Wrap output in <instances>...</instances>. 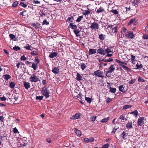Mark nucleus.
Masks as SVG:
<instances>
[{"label": "nucleus", "instance_id": "obj_1", "mask_svg": "<svg viewBox=\"0 0 148 148\" xmlns=\"http://www.w3.org/2000/svg\"><path fill=\"white\" fill-rule=\"evenodd\" d=\"M114 65H112L108 68V70L106 73V76L107 77H110L111 76V73H112L115 70Z\"/></svg>", "mask_w": 148, "mask_h": 148}, {"label": "nucleus", "instance_id": "obj_2", "mask_svg": "<svg viewBox=\"0 0 148 148\" xmlns=\"http://www.w3.org/2000/svg\"><path fill=\"white\" fill-rule=\"evenodd\" d=\"M94 74L97 76L102 78L104 77V75H103V73L102 71L99 70L95 71L94 73Z\"/></svg>", "mask_w": 148, "mask_h": 148}, {"label": "nucleus", "instance_id": "obj_3", "mask_svg": "<svg viewBox=\"0 0 148 148\" xmlns=\"http://www.w3.org/2000/svg\"><path fill=\"white\" fill-rule=\"evenodd\" d=\"M30 81L32 82H36L39 81V79L35 75L33 74L29 78Z\"/></svg>", "mask_w": 148, "mask_h": 148}, {"label": "nucleus", "instance_id": "obj_4", "mask_svg": "<svg viewBox=\"0 0 148 148\" xmlns=\"http://www.w3.org/2000/svg\"><path fill=\"white\" fill-rule=\"evenodd\" d=\"M90 27L92 29H98L99 28V25L97 23L94 22L92 23Z\"/></svg>", "mask_w": 148, "mask_h": 148}, {"label": "nucleus", "instance_id": "obj_5", "mask_svg": "<svg viewBox=\"0 0 148 148\" xmlns=\"http://www.w3.org/2000/svg\"><path fill=\"white\" fill-rule=\"evenodd\" d=\"M42 93L43 95L46 98H48L49 97V92L47 91V88H45V89L42 90Z\"/></svg>", "mask_w": 148, "mask_h": 148}, {"label": "nucleus", "instance_id": "obj_6", "mask_svg": "<svg viewBox=\"0 0 148 148\" xmlns=\"http://www.w3.org/2000/svg\"><path fill=\"white\" fill-rule=\"evenodd\" d=\"M81 114L79 113H76L74 115L70 117V119H76L79 118L80 117Z\"/></svg>", "mask_w": 148, "mask_h": 148}, {"label": "nucleus", "instance_id": "obj_7", "mask_svg": "<svg viewBox=\"0 0 148 148\" xmlns=\"http://www.w3.org/2000/svg\"><path fill=\"white\" fill-rule=\"evenodd\" d=\"M125 36L130 38H134L133 33L132 32L129 31L127 34L126 33Z\"/></svg>", "mask_w": 148, "mask_h": 148}, {"label": "nucleus", "instance_id": "obj_8", "mask_svg": "<svg viewBox=\"0 0 148 148\" xmlns=\"http://www.w3.org/2000/svg\"><path fill=\"white\" fill-rule=\"evenodd\" d=\"M144 117H141L138 119L137 125L138 126H141L143 124V122Z\"/></svg>", "mask_w": 148, "mask_h": 148}, {"label": "nucleus", "instance_id": "obj_9", "mask_svg": "<svg viewBox=\"0 0 148 148\" xmlns=\"http://www.w3.org/2000/svg\"><path fill=\"white\" fill-rule=\"evenodd\" d=\"M112 47H110L107 48L106 49H105V54L106 53H113V51L112 50Z\"/></svg>", "mask_w": 148, "mask_h": 148}, {"label": "nucleus", "instance_id": "obj_10", "mask_svg": "<svg viewBox=\"0 0 148 148\" xmlns=\"http://www.w3.org/2000/svg\"><path fill=\"white\" fill-rule=\"evenodd\" d=\"M97 52L99 54L103 55H105V50L103 49L102 48H100L97 50Z\"/></svg>", "mask_w": 148, "mask_h": 148}, {"label": "nucleus", "instance_id": "obj_11", "mask_svg": "<svg viewBox=\"0 0 148 148\" xmlns=\"http://www.w3.org/2000/svg\"><path fill=\"white\" fill-rule=\"evenodd\" d=\"M97 50L96 49H89L88 54L89 55H92L96 53Z\"/></svg>", "mask_w": 148, "mask_h": 148}, {"label": "nucleus", "instance_id": "obj_12", "mask_svg": "<svg viewBox=\"0 0 148 148\" xmlns=\"http://www.w3.org/2000/svg\"><path fill=\"white\" fill-rule=\"evenodd\" d=\"M24 86L25 89H28L30 87L29 83L27 82H25L24 83Z\"/></svg>", "mask_w": 148, "mask_h": 148}, {"label": "nucleus", "instance_id": "obj_13", "mask_svg": "<svg viewBox=\"0 0 148 148\" xmlns=\"http://www.w3.org/2000/svg\"><path fill=\"white\" fill-rule=\"evenodd\" d=\"M126 127L128 129H130L132 127V122L131 121H129L126 125Z\"/></svg>", "mask_w": 148, "mask_h": 148}, {"label": "nucleus", "instance_id": "obj_14", "mask_svg": "<svg viewBox=\"0 0 148 148\" xmlns=\"http://www.w3.org/2000/svg\"><path fill=\"white\" fill-rule=\"evenodd\" d=\"M74 131L77 136H81V132L80 130H77L76 128H75Z\"/></svg>", "mask_w": 148, "mask_h": 148}, {"label": "nucleus", "instance_id": "obj_15", "mask_svg": "<svg viewBox=\"0 0 148 148\" xmlns=\"http://www.w3.org/2000/svg\"><path fill=\"white\" fill-rule=\"evenodd\" d=\"M58 53L57 52H54L51 53L49 55V57L51 58H53L57 56Z\"/></svg>", "mask_w": 148, "mask_h": 148}, {"label": "nucleus", "instance_id": "obj_16", "mask_svg": "<svg viewBox=\"0 0 148 148\" xmlns=\"http://www.w3.org/2000/svg\"><path fill=\"white\" fill-rule=\"evenodd\" d=\"M127 136V134L124 131H123L122 134L120 135V136L121 138L123 139H126L125 137Z\"/></svg>", "mask_w": 148, "mask_h": 148}, {"label": "nucleus", "instance_id": "obj_17", "mask_svg": "<svg viewBox=\"0 0 148 148\" xmlns=\"http://www.w3.org/2000/svg\"><path fill=\"white\" fill-rule=\"evenodd\" d=\"M120 65L121 66L123 69L126 70L127 71L130 72L131 69L127 67L125 65H124L121 64H120Z\"/></svg>", "mask_w": 148, "mask_h": 148}, {"label": "nucleus", "instance_id": "obj_18", "mask_svg": "<svg viewBox=\"0 0 148 148\" xmlns=\"http://www.w3.org/2000/svg\"><path fill=\"white\" fill-rule=\"evenodd\" d=\"M82 78V76L79 73H77L76 79L78 81H80Z\"/></svg>", "mask_w": 148, "mask_h": 148}, {"label": "nucleus", "instance_id": "obj_19", "mask_svg": "<svg viewBox=\"0 0 148 148\" xmlns=\"http://www.w3.org/2000/svg\"><path fill=\"white\" fill-rule=\"evenodd\" d=\"M52 72L55 74H58L59 72V69L58 68L55 67L52 70Z\"/></svg>", "mask_w": 148, "mask_h": 148}, {"label": "nucleus", "instance_id": "obj_20", "mask_svg": "<svg viewBox=\"0 0 148 148\" xmlns=\"http://www.w3.org/2000/svg\"><path fill=\"white\" fill-rule=\"evenodd\" d=\"M11 77V76L9 75L8 74L5 75L3 76V77L5 80H8Z\"/></svg>", "mask_w": 148, "mask_h": 148}, {"label": "nucleus", "instance_id": "obj_21", "mask_svg": "<svg viewBox=\"0 0 148 148\" xmlns=\"http://www.w3.org/2000/svg\"><path fill=\"white\" fill-rule=\"evenodd\" d=\"M110 92L112 93H115L116 91V89L115 88H112L110 86Z\"/></svg>", "mask_w": 148, "mask_h": 148}, {"label": "nucleus", "instance_id": "obj_22", "mask_svg": "<svg viewBox=\"0 0 148 148\" xmlns=\"http://www.w3.org/2000/svg\"><path fill=\"white\" fill-rule=\"evenodd\" d=\"M69 26L71 28L73 29H76L77 28V26L75 25H73L72 23H70Z\"/></svg>", "mask_w": 148, "mask_h": 148}, {"label": "nucleus", "instance_id": "obj_23", "mask_svg": "<svg viewBox=\"0 0 148 148\" xmlns=\"http://www.w3.org/2000/svg\"><path fill=\"white\" fill-rule=\"evenodd\" d=\"M119 90L123 92H124L125 91V90L124 89V88L123 87V86L122 85L120 86L119 87Z\"/></svg>", "mask_w": 148, "mask_h": 148}, {"label": "nucleus", "instance_id": "obj_24", "mask_svg": "<svg viewBox=\"0 0 148 148\" xmlns=\"http://www.w3.org/2000/svg\"><path fill=\"white\" fill-rule=\"evenodd\" d=\"M32 67L35 70H36L38 67V64L33 63Z\"/></svg>", "mask_w": 148, "mask_h": 148}, {"label": "nucleus", "instance_id": "obj_25", "mask_svg": "<svg viewBox=\"0 0 148 148\" xmlns=\"http://www.w3.org/2000/svg\"><path fill=\"white\" fill-rule=\"evenodd\" d=\"M16 84L14 82H11L10 83V86L11 88H13L15 87Z\"/></svg>", "mask_w": 148, "mask_h": 148}, {"label": "nucleus", "instance_id": "obj_26", "mask_svg": "<svg viewBox=\"0 0 148 148\" xmlns=\"http://www.w3.org/2000/svg\"><path fill=\"white\" fill-rule=\"evenodd\" d=\"M90 11L89 10H85L83 13V14L85 16L88 15L90 13Z\"/></svg>", "mask_w": 148, "mask_h": 148}, {"label": "nucleus", "instance_id": "obj_27", "mask_svg": "<svg viewBox=\"0 0 148 148\" xmlns=\"http://www.w3.org/2000/svg\"><path fill=\"white\" fill-rule=\"evenodd\" d=\"M135 18H133L131 19L129 22L128 23V25H130L132 23H133L135 21Z\"/></svg>", "mask_w": 148, "mask_h": 148}, {"label": "nucleus", "instance_id": "obj_28", "mask_svg": "<svg viewBox=\"0 0 148 148\" xmlns=\"http://www.w3.org/2000/svg\"><path fill=\"white\" fill-rule=\"evenodd\" d=\"M110 119L109 117H108L107 118H104L102 119L101 121L102 123H105L107 122Z\"/></svg>", "mask_w": 148, "mask_h": 148}, {"label": "nucleus", "instance_id": "obj_29", "mask_svg": "<svg viewBox=\"0 0 148 148\" xmlns=\"http://www.w3.org/2000/svg\"><path fill=\"white\" fill-rule=\"evenodd\" d=\"M83 18V16L82 15L80 16H79L77 19L76 20V21L77 22H80L82 19Z\"/></svg>", "mask_w": 148, "mask_h": 148}, {"label": "nucleus", "instance_id": "obj_30", "mask_svg": "<svg viewBox=\"0 0 148 148\" xmlns=\"http://www.w3.org/2000/svg\"><path fill=\"white\" fill-rule=\"evenodd\" d=\"M85 100L89 103H91L92 101V99L91 98L86 97H85Z\"/></svg>", "mask_w": 148, "mask_h": 148}, {"label": "nucleus", "instance_id": "obj_31", "mask_svg": "<svg viewBox=\"0 0 148 148\" xmlns=\"http://www.w3.org/2000/svg\"><path fill=\"white\" fill-rule=\"evenodd\" d=\"M132 107V105H128L124 106L123 109H126L130 108Z\"/></svg>", "mask_w": 148, "mask_h": 148}, {"label": "nucleus", "instance_id": "obj_32", "mask_svg": "<svg viewBox=\"0 0 148 148\" xmlns=\"http://www.w3.org/2000/svg\"><path fill=\"white\" fill-rule=\"evenodd\" d=\"M74 32L76 36H78V34L80 32L79 29H75L74 30Z\"/></svg>", "mask_w": 148, "mask_h": 148}, {"label": "nucleus", "instance_id": "obj_33", "mask_svg": "<svg viewBox=\"0 0 148 148\" xmlns=\"http://www.w3.org/2000/svg\"><path fill=\"white\" fill-rule=\"evenodd\" d=\"M136 66L137 67L136 69H139L141 68H142L143 67V66L141 64H140V65H138V64H137Z\"/></svg>", "mask_w": 148, "mask_h": 148}, {"label": "nucleus", "instance_id": "obj_34", "mask_svg": "<svg viewBox=\"0 0 148 148\" xmlns=\"http://www.w3.org/2000/svg\"><path fill=\"white\" fill-rule=\"evenodd\" d=\"M105 35H103V34H100L99 35V37L100 39L101 40H103L105 38Z\"/></svg>", "mask_w": 148, "mask_h": 148}, {"label": "nucleus", "instance_id": "obj_35", "mask_svg": "<svg viewBox=\"0 0 148 148\" xmlns=\"http://www.w3.org/2000/svg\"><path fill=\"white\" fill-rule=\"evenodd\" d=\"M125 115H121L120 116L119 119H121V120H126V118L124 116Z\"/></svg>", "mask_w": 148, "mask_h": 148}, {"label": "nucleus", "instance_id": "obj_36", "mask_svg": "<svg viewBox=\"0 0 148 148\" xmlns=\"http://www.w3.org/2000/svg\"><path fill=\"white\" fill-rule=\"evenodd\" d=\"M96 118V116H92L90 118V119L92 121H95Z\"/></svg>", "mask_w": 148, "mask_h": 148}, {"label": "nucleus", "instance_id": "obj_37", "mask_svg": "<svg viewBox=\"0 0 148 148\" xmlns=\"http://www.w3.org/2000/svg\"><path fill=\"white\" fill-rule=\"evenodd\" d=\"M13 50L16 51H17L20 49V48L18 46H15L13 48Z\"/></svg>", "mask_w": 148, "mask_h": 148}, {"label": "nucleus", "instance_id": "obj_38", "mask_svg": "<svg viewBox=\"0 0 148 148\" xmlns=\"http://www.w3.org/2000/svg\"><path fill=\"white\" fill-rule=\"evenodd\" d=\"M131 114H134V115L136 116H137L138 114V112L137 110L132 112Z\"/></svg>", "mask_w": 148, "mask_h": 148}, {"label": "nucleus", "instance_id": "obj_39", "mask_svg": "<svg viewBox=\"0 0 148 148\" xmlns=\"http://www.w3.org/2000/svg\"><path fill=\"white\" fill-rule=\"evenodd\" d=\"M138 3V2L137 0H134L133 2V4H134L136 7L137 6V4Z\"/></svg>", "mask_w": 148, "mask_h": 148}, {"label": "nucleus", "instance_id": "obj_40", "mask_svg": "<svg viewBox=\"0 0 148 148\" xmlns=\"http://www.w3.org/2000/svg\"><path fill=\"white\" fill-rule=\"evenodd\" d=\"M81 69L82 70H84L86 67V66L84 63H82L81 65Z\"/></svg>", "mask_w": 148, "mask_h": 148}, {"label": "nucleus", "instance_id": "obj_41", "mask_svg": "<svg viewBox=\"0 0 148 148\" xmlns=\"http://www.w3.org/2000/svg\"><path fill=\"white\" fill-rule=\"evenodd\" d=\"M43 97V96H37L36 97V100H41L42 99Z\"/></svg>", "mask_w": 148, "mask_h": 148}, {"label": "nucleus", "instance_id": "obj_42", "mask_svg": "<svg viewBox=\"0 0 148 148\" xmlns=\"http://www.w3.org/2000/svg\"><path fill=\"white\" fill-rule=\"evenodd\" d=\"M111 12L114 13L115 14H118V12L117 11V10H111Z\"/></svg>", "mask_w": 148, "mask_h": 148}, {"label": "nucleus", "instance_id": "obj_43", "mask_svg": "<svg viewBox=\"0 0 148 148\" xmlns=\"http://www.w3.org/2000/svg\"><path fill=\"white\" fill-rule=\"evenodd\" d=\"M138 79L139 81L140 82H144L145 81V80L143 79L140 77H138Z\"/></svg>", "mask_w": 148, "mask_h": 148}, {"label": "nucleus", "instance_id": "obj_44", "mask_svg": "<svg viewBox=\"0 0 148 148\" xmlns=\"http://www.w3.org/2000/svg\"><path fill=\"white\" fill-rule=\"evenodd\" d=\"M35 61L36 64H38L39 63V60L38 59L37 57L35 58Z\"/></svg>", "mask_w": 148, "mask_h": 148}, {"label": "nucleus", "instance_id": "obj_45", "mask_svg": "<svg viewBox=\"0 0 148 148\" xmlns=\"http://www.w3.org/2000/svg\"><path fill=\"white\" fill-rule=\"evenodd\" d=\"M18 3L17 1H15L13 3L12 5V6L14 7H15L17 6Z\"/></svg>", "mask_w": 148, "mask_h": 148}, {"label": "nucleus", "instance_id": "obj_46", "mask_svg": "<svg viewBox=\"0 0 148 148\" xmlns=\"http://www.w3.org/2000/svg\"><path fill=\"white\" fill-rule=\"evenodd\" d=\"M9 36L11 38V39L13 40L14 38H15V36L13 34H10L9 35Z\"/></svg>", "mask_w": 148, "mask_h": 148}, {"label": "nucleus", "instance_id": "obj_47", "mask_svg": "<svg viewBox=\"0 0 148 148\" xmlns=\"http://www.w3.org/2000/svg\"><path fill=\"white\" fill-rule=\"evenodd\" d=\"M113 59L112 58H110L108 59L105 60V62H110L113 61Z\"/></svg>", "mask_w": 148, "mask_h": 148}, {"label": "nucleus", "instance_id": "obj_48", "mask_svg": "<svg viewBox=\"0 0 148 148\" xmlns=\"http://www.w3.org/2000/svg\"><path fill=\"white\" fill-rule=\"evenodd\" d=\"M20 5L21 6L24 7V8L26 7L27 6V5L26 4H25L23 2H22L20 3Z\"/></svg>", "mask_w": 148, "mask_h": 148}, {"label": "nucleus", "instance_id": "obj_49", "mask_svg": "<svg viewBox=\"0 0 148 148\" xmlns=\"http://www.w3.org/2000/svg\"><path fill=\"white\" fill-rule=\"evenodd\" d=\"M112 99H110L109 97H108L107 98V99L106 100V102L107 103H108L110 102H111L112 101Z\"/></svg>", "mask_w": 148, "mask_h": 148}, {"label": "nucleus", "instance_id": "obj_50", "mask_svg": "<svg viewBox=\"0 0 148 148\" xmlns=\"http://www.w3.org/2000/svg\"><path fill=\"white\" fill-rule=\"evenodd\" d=\"M31 54L32 55H38V53L36 51H32L31 53Z\"/></svg>", "mask_w": 148, "mask_h": 148}, {"label": "nucleus", "instance_id": "obj_51", "mask_svg": "<svg viewBox=\"0 0 148 148\" xmlns=\"http://www.w3.org/2000/svg\"><path fill=\"white\" fill-rule=\"evenodd\" d=\"M13 132L14 133H18V130L16 129V127H15L14 128Z\"/></svg>", "mask_w": 148, "mask_h": 148}, {"label": "nucleus", "instance_id": "obj_52", "mask_svg": "<svg viewBox=\"0 0 148 148\" xmlns=\"http://www.w3.org/2000/svg\"><path fill=\"white\" fill-rule=\"evenodd\" d=\"M30 47H31L29 45H28V46L25 47V48L28 50H31Z\"/></svg>", "mask_w": 148, "mask_h": 148}, {"label": "nucleus", "instance_id": "obj_53", "mask_svg": "<svg viewBox=\"0 0 148 148\" xmlns=\"http://www.w3.org/2000/svg\"><path fill=\"white\" fill-rule=\"evenodd\" d=\"M109 145L108 144H106L102 146V148H108L109 147Z\"/></svg>", "mask_w": 148, "mask_h": 148}, {"label": "nucleus", "instance_id": "obj_54", "mask_svg": "<svg viewBox=\"0 0 148 148\" xmlns=\"http://www.w3.org/2000/svg\"><path fill=\"white\" fill-rule=\"evenodd\" d=\"M136 79H132L131 80L130 82L129 83L130 84H133L135 82Z\"/></svg>", "mask_w": 148, "mask_h": 148}, {"label": "nucleus", "instance_id": "obj_55", "mask_svg": "<svg viewBox=\"0 0 148 148\" xmlns=\"http://www.w3.org/2000/svg\"><path fill=\"white\" fill-rule=\"evenodd\" d=\"M49 24V23L46 20H45L43 22V25L44 24H46L47 25Z\"/></svg>", "mask_w": 148, "mask_h": 148}, {"label": "nucleus", "instance_id": "obj_56", "mask_svg": "<svg viewBox=\"0 0 148 148\" xmlns=\"http://www.w3.org/2000/svg\"><path fill=\"white\" fill-rule=\"evenodd\" d=\"M27 59V58L25 57L24 55H23L21 57V60H23V61Z\"/></svg>", "mask_w": 148, "mask_h": 148}, {"label": "nucleus", "instance_id": "obj_57", "mask_svg": "<svg viewBox=\"0 0 148 148\" xmlns=\"http://www.w3.org/2000/svg\"><path fill=\"white\" fill-rule=\"evenodd\" d=\"M143 38L145 39H148V34L144 35L143 36Z\"/></svg>", "mask_w": 148, "mask_h": 148}, {"label": "nucleus", "instance_id": "obj_58", "mask_svg": "<svg viewBox=\"0 0 148 148\" xmlns=\"http://www.w3.org/2000/svg\"><path fill=\"white\" fill-rule=\"evenodd\" d=\"M73 19V16L71 17H69L68 18V21H71V22L73 21L72 20Z\"/></svg>", "mask_w": 148, "mask_h": 148}, {"label": "nucleus", "instance_id": "obj_59", "mask_svg": "<svg viewBox=\"0 0 148 148\" xmlns=\"http://www.w3.org/2000/svg\"><path fill=\"white\" fill-rule=\"evenodd\" d=\"M0 99L1 101H5L6 100V98H5V97H0Z\"/></svg>", "mask_w": 148, "mask_h": 148}, {"label": "nucleus", "instance_id": "obj_60", "mask_svg": "<svg viewBox=\"0 0 148 148\" xmlns=\"http://www.w3.org/2000/svg\"><path fill=\"white\" fill-rule=\"evenodd\" d=\"M84 142L88 143L89 142V139L87 138H85L84 139Z\"/></svg>", "mask_w": 148, "mask_h": 148}, {"label": "nucleus", "instance_id": "obj_61", "mask_svg": "<svg viewBox=\"0 0 148 148\" xmlns=\"http://www.w3.org/2000/svg\"><path fill=\"white\" fill-rule=\"evenodd\" d=\"M94 140V138L92 137H91L89 139V142H92Z\"/></svg>", "mask_w": 148, "mask_h": 148}, {"label": "nucleus", "instance_id": "obj_62", "mask_svg": "<svg viewBox=\"0 0 148 148\" xmlns=\"http://www.w3.org/2000/svg\"><path fill=\"white\" fill-rule=\"evenodd\" d=\"M33 27L36 28V29H37V28H38V25L37 24H33Z\"/></svg>", "mask_w": 148, "mask_h": 148}, {"label": "nucleus", "instance_id": "obj_63", "mask_svg": "<svg viewBox=\"0 0 148 148\" xmlns=\"http://www.w3.org/2000/svg\"><path fill=\"white\" fill-rule=\"evenodd\" d=\"M82 94L81 93H79L77 96V97L78 98L81 99V98Z\"/></svg>", "mask_w": 148, "mask_h": 148}, {"label": "nucleus", "instance_id": "obj_64", "mask_svg": "<svg viewBox=\"0 0 148 148\" xmlns=\"http://www.w3.org/2000/svg\"><path fill=\"white\" fill-rule=\"evenodd\" d=\"M145 30V32H148V25L146 26Z\"/></svg>", "mask_w": 148, "mask_h": 148}]
</instances>
